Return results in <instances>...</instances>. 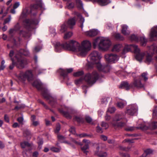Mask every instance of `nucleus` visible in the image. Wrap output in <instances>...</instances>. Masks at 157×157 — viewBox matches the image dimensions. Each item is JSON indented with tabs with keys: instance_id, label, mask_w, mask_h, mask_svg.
<instances>
[{
	"instance_id": "f257e3e1",
	"label": "nucleus",
	"mask_w": 157,
	"mask_h": 157,
	"mask_svg": "<svg viewBox=\"0 0 157 157\" xmlns=\"http://www.w3.org/2000/svg\"><path fill=\"white\" fill-rule=\"evenodd\" d=\"M67 49L74 52L79 56L84 57L86 56L91 49V43L88 40H85L80 44L73 40L69 41V44H67Z\"/></svg>"
},
{
	"instance_id": "f03ea898",
	"label": "nucleus",
	"mask_w": 157,
	"mask_h": 157,
	"mask_svg": "<svg viewBox=\"0 0 157 157\" xmlns=\"http://www.w3.org/2000/svg\"><path fill=\"white\" fill-rule=\"evenodd\" d=\"M90 62L93 64L96 65L97 68L100 71H103L104 72H107L109 70H105L109 68L108 66H102L100 63V59L101 58V55L98 52L94 51L91 53L89 56Z\"/></svg>"
},
{
	"instance_id": "7ed1b4c3",
	"label": "nucleus",
	"mask_w": 157,
	"mask_h": 157,
	"mask_svg": "<svg viewBox=\"0 0 157 157\" xmlns=\"http://www.w3.org/2000/svg\"><path fill=\"white\" fill-rule=\"evenodd\" d=\"M111 45L110 41L107 38L99 37L94 40L93 42V45L94 48L98 47L101 50L106 51Z\"/></svg>"
},
{
	"instance_id": "20e7f679",
	"label": "nucleus",
	"mask_w": 157,
	"mask_h": 157,
	"mask_svg": "<svg viewBox=\"0 0 157 157\" xmlns=\"http://www.w3.org/2000/svg\"><path fill=\"white\" fill-rule=\"evenodd\" d=\"M99 77L98 73L96 71H94L91 74H86L84 79L88 84L92 85L98 79Z\"/></svg>"
},
{
	"instance_id": "39448f33",
	"label": "nucleus",
	"mask_w": 157,
	"mask_h": 157,
	"mask_svg": "<svg viewBox=\"0 0 157 157\" xmlns=\"http://www.w3.org/2000/svg\"><path fill=\"white\" fill-rule=\"evenodd\" d=\"M18 78L21 81L24 82L26 79L30 82L33 79V75L31 71H27L25 72H21L19 75Z\"/></svg>"
},
{
	"instance_id": "423d86ee",
	"label": "nucleus",
	"mask_w": 157,
	"mask_h": 157,
	"mask_svg": "<svg viewBox=\"0 0 157 157\" xmlns=\"http://www.w3.org/2000/svg\"><path fill=\"white\" fill-rule=\"evenodd\" d=\"M123 117L121 114H116L113 119V121L111 123L114 126L122 127L125 125V123L124 122H120L119 123H115V121H118L122 119Z\"/></svg>"
},
{
	"instance_id": "0eeeda50",
	"label": "nucleus",
	"mask_w": 157,
	"mask_h": 157,
	"mask_svg": "<svg viewBox=\"0 0 157 157\" xmlns=\"http://www.w3.org/2000/svg\"><path fill=\"white\" fill-rule=\"evenodd\" d=\"M17 55H16L15 58L17 60L16 64L17 67L20 69H23L25 67V66L27 64L26 60L21 57H17Z\"/></svg>"
},
{
	"instance_id": "6e6552de",
	"label": "nucleus",
	"mask_w": 157,
	"mask_h": 157,
	"mask_svg": "<svg viewBox=\"0 0 157 157\" xmlns=\"http://www.w3.org/2000/svg\"><path fill=\"white\" fill-rule=\"evenodd\" d=\"M132 50L135 54V57L136 59H137V46L134 45H125L123 50V53H125L129 52Z\"/></svg>"
},
{
	"instance_id": "1a4fd4ad",
	"label": "nucleus",
	"mask_w": 157,
	"mask_h": 157,
	"mask_svg": "<svg viewBox=\"0 0 157 157\" xmlns=\"http://www.w3.org/2000/svg\"><path fill=\"white\" fill-rule=\"evenodd\" d=\"M106 60L108 62L114 63L119 59V57L115 54H106L105 56Z\"/></svg>"
},
{
	"instance_id": "9d476101",
	"label": "nucleus",
	"mask_w": 157,
	"mask_h": 157,
	"mask_svg": "<svg viewBox=\"0 0 157 157\" xmlns=\"http://www.w3.org/2000/svg\"><path fill=\"white\" fill-rule=\"evenodd\" d=\"M136 105L133 104L129 105L125 113L128 115H133L136 111Z\"/></svg>"
},
{
	"instance_id": "9b49d317",
	"label": "nucleus",
	"mask_w": 157,
	"mask_h": 157,
	"mask_svg": "<svg viewBox=\"0 0 157 157\" xmlns=\"http://www.w3.org/2000/svg\"><path fill=\"white\" fill-rule=\"evenodd\" d=\"M69 41L68 42L64 44H60L59 42H57L54 44L55 48V51L57 52H60L61 51L65 48L67 49V44H69Z\"/></svg>"
},
{
	"instance_id": "f8f14e48",
	"label": "nucleus",
	"mask_w": 157,
	"mask_h": 157,
	"mask_svg": "<svg viewBox=\"0 0 157 157\" xmlns=\"http://www.w3.org/2000/svg\"><path fill=\"white\" fill-rule=\"evenodd\" d=\"M99 32L97 29H93L85 32V35L89 36H94L98 34Z\"/></svg>"
},
{
	"instance_id": "ddd939ff",
	"label": "nucleus",
	"mask_w": 157,
	"mask_h": 157,
	"mask_svg": "<svg viewBox=\"0 0 157 157\" xmlns=\"http://www.w3.org/2000/svg\"><path fill=\"white\" fill-rule=\"evenodd\" d=\"M121 32L124 35L128 36L130 33V31L128 30V26L125 24L121 25Z\"/></svg>"
},
{
	"instance_id": "4468645a",
	"label": "nucleus",
	"mask_w": 157,
	"mask_h": 157,
	"mask_svg": "<svg viewBox=\"0 0 157 157\" xmlns=\"http://www.w3.org/2000/svg\"><path fill=\"white\" fill-rule=\"evenodd\" d=\"M83 142L85 144L84 146L82 147L81 149L86 154H87L88 151L86 150L89 148V144L90 142L89 140L84 139L83 140Z\"/></svg>"
},
{
	"instance_id": "2eb2a0df",
	"label": "nucleus",
	"mask_w": 157,
	"mask_h": 157,
	"mask_svg": "<svg viewBox=\"0 0 157 157\" xmlns=\"http://www.w3.org/2000/svg\"><path fill=\"white\" fill-rule=\"evenodd\" d=\"M150 36L152 40L154 37H157V26H154L151 28Z\"/></svg>"
},
{
	"instance_id": "dca6fc26",
	"label": "nucleus",
	"mask_w": 157,
	"mask_h": 157,
	"mask_svg": "<svg viewBox=\"0 0 157 157\" xmlns=\"http://www.w3.org/2000/svg\"><path fill=\"white\" fill-rule=\"evenodd\" d=\"M60 70L61 74L64 78L67 76V74L71 73L73 71V69L71 68L65 69H61Z\"/></svg>"
},
{
	"instance_id": "f3484780",
	"label": "nucleus",
	"mask_w": 157,
	"mask_h": 157,
	"mask_svg": "<svg viewBox=\"0 0 157 157\" xmlns=\"http://www.w3.org/2000/svg\"><path fill=\"white\" fill-rule=\"evenodd\" d=\"M41 92L43 97L47 100H49L50 102H51L52 100H53V98L48 94V91L42 90Z\"/></svg>"
},
{
	"instance_id": "a211bd4d",
	"label": "nucleus",
	"mask_w": 157,
	"mask_h": 157,
	"mask_svg": "<svg viewBox=\"0 0 157 157\" xmlns=\"http://www.w3.org/2000/svg\"><path fill=\"white\" fill-rule=\"evenodd\" d=\"M75 20L74 18L70 19L66 23L68 26L70 28H72L73 26L75 24Z\"/></svg>"
},
{
	"instance_id": "6ab92c4d",
	"label": "nucleus",
	"mask_w": 157,
	"mask_h": 157,
	"mask_svg": "<svg viewBox=\"0 0 157 157\" xmlns=\"http://www.w3.org/2000/svg\"><path fill=\"white\" fill-rule=\"evenodd\" d=\"M119 88L121 89H125L128 90L130 88V86L127 82H122L119 86Z\"/></svg>"
},
{
	"instance_id": "aec40b11",
	"label": "nucleus",
	"mask_w": 157,
	"mask_h": 157,
	"mask_svg": "<svg viewBox=\"0 0 157 157\" xmlns=\"http://www.w3.org/2000/svg\"><path fill=\"white\" fill-rule=\"evenodd\" d=\"M132 75L134 78V81L131 84V86L132 87H137V75L134 73H133Z\"/></svg>"
},
{
	"instance_id": "412c9836",
	"label": "nucleus",
	"mask_w": 157,
	"mask_h": 157,
	"mask_svg": "<svg viewBox=\"0 0 157 157\" xmlns=\"http://www.w3.org/2000/svg\"><path fill=\"white\" fill-rule=\"evenodd\" d=\"M42 3L41 0H36V3L33 6L32 9H37L39 7H41L42 6Z\"/></svg>"
},
{
	"instance_id": "4be33fe9",
	"label": "nucleus",
	"mask_w": 157,
	"mask_h": 157,
	"mask_svg": "<svg viewBox=\"0 0 157 157\" xmlns=\"http://www.w3.org/2000/svg\"><path fill=\"white\" fill-rule=\"evenodd\" d=\"M99 149V147H97V151H95V154L100 157H105L107 155L106 153L105 152H99L98 150Z\"/></svg>"
},
{
	"instance_id": "5701e85b",
	"label": "nucleus",
	"mask_w": 157,
	"mask_h": 157,
	"mask_svg": "<svg viewBox=\"0 0 157 157\" xmlns=\"http://www.w3.org/2000/svg\"><path fill=\"white\" fill-rule=\"evenodd\" d=\"M36 21L35 20L31 21L29 19H26L24 21V24L26 26H29L31 24L36 25L38 24V22L36 23L35 22Z\"/></svg>"
},
{
	"instance_id": "b1692460",
	"label": "nucleus",
	"mask_w": 157,
	"mask_h": 157,
	"mask_svg": "<svg viewBox=\"0 0 157 157\" xmlns=\"http://www.w3.org/2000/svg\"><path fill=\"white\" fill-rule=\"evenodd\" d=\"M126 102L124 100H122L118 102L117 103V106L119 108L122 109L126 105Z\"/></svg>"
},
{
	"instance_id": "393cba45",
	"label": "nucleus",
	"mask_w": 157,
	"mask_h": 157,
	"mask_svg": "<svg viewBox=\"0 0 157 157\" xmlns=\"http://www.w3.org/2000/svg\"><path fill=\"white\" fill-rule=\"evenodd\" d=\"M33 86L36 87L38 90H40L42 84L37 80L35 81L32 83Z\"/></svg>"
},
{
	"instance_id": "a878e982",
	"label": "nucleus",
	"mask_w": 157,
	"mask_h": 157,
	"mask_svg": "<svg viewBox=\"0 0 157 157\" xmlns=\"http://www.w3.org/2000/svg\"><path fill=\"white\" fill-rule=\"evenodd\" d=\"M144 54L140 51L139 49L138 48V61L140 62L141 60L144 57Z\"/></svg>"
},
{
	"instance_id": "bb28decb",
	"label": "nucleus",
	"mask_w": 157,
	"mask_h": 157,
	"mask_svg": "<svg viewBox=\"0 0 157 157\" xmlns=\"http://www.w3.org/2000/svg\"><path fill=\"white\" fill-rule=\"evenodd\" d=\"M67 26L66 23H64L61 26V28L60 29V32L62 33L65 32L67 30Z\"/></svg>"
},
{
	"instance_id": "cd10ccee",
	"label": "nucleus",
	"mask_w": 157,
	"mask_h": 157,
	"mask_svg": "<svg viewBox=\"0 0 157 157\" xmlns=\"http://www.w3.org/2000/svg\"><path fill=\"white\" fill-rule=\"evenodd\" d=\"M122 48V45L121 44H118L115 45L112 49L113 52H118L120 49Z\"/></svg>"
},
{
	"instance_id": "c85d7f7f",
	"label": "nucleus",
	"mask_w": 157,
	"mask_h": 157,
	"mask_svg": "<svg viewBox=\"0 0 157 157\" xmlns=\"http://www.w3.org/2000/svg\"><path fill=\"white\" fill-rule=\"evenodd\" d=\"M20 26L18 23H17L14 26V28L13 29H10L9 32L10 33H14L15 31H17L19 29Z\"/></svg>"
},
{
	"instance_id": "c756f323",
	"label": "nucleus",
	"mask_w": 157,
	"mask_h": 157,
	"mask_svg": "<svg viewBox=\"0 0 157 157\" xmlns=\"http://www.w3.org/2000/svg\"><path fill=\"white\" fill-rule=\"evenodd\" d=\"M113 36L117 39L122 40L124 39V37L120 33H115L113 34Z\"/></svg>"
},
{
	"instance_id": "7c9ffc66",
	"label": "nucleus",
	"mask_w": 157,
	"mask_h": 157,
	"mask_svg": "<svg viewBox=\"0 0 157 157\" xmlns=\"http://www.w3.org/2000/svg\"><path fill=\"white\" fill-rule=\"evenodd\" d=\"M77 15L80 19V21L81 23V27L82 29L83 27V23L84 21V18L82 17L81 14L79 13H77Z\"/></svg>"
},
{
	"instance_id": "2f4dec72",
	"label": "nucleus",
	"mask_w": 157,
	"mask_h": 157,
	"mask_svg": "<svg viewBox=\"0 0 157 157\" xmlns=\"http://www.w3.org/2000/svg\"><path fill=\"white\" fill-rule=\"evenodd\" d=\"M153 152V151L150 149H147L146 150L144 153L142 155L141 157H146L148 155L151 154Z\"/></svg>"
},
{
	"instance_id": "473e14b6",
	"label": "nucleus",
	"mask_w": 157,
	"mask_h": 157,
	"mask_svg": "<svg viewBox=\"0 0 157 157\" xmlns=\"http://www.w3.org/2000/svg\"><path fill=\"white\" fill-rule=\"evenodd\" d=\"M136 127L134 126H128L125 128V130L127 131L132 132L136 130Z\"/></svg>"
},
{
	"instance_id": "72a5a7b5",
	"label": "nucleus",
	"mask_w": 157,
	"mask_h": 157,
	"mask_svg": "<svg viewBox=\"0 0 157 157\" xmlns=\"http://www.w3.org/2000/svg\"><path fill=\"white\" fill-rule=\"evenodd\" d=\"M112 99L109 98H103L101 101L102 104L106 105L108 101L111 102Z\"/></svg>"
},
{
	"instance_id": "f704fd0d",
	"label": "nucleus",
	"mask_w": 157,
	"mask_h": 157,
	"mask_svg": "<svg viewBox=\"0 0 157 157\" xmlns=\"http://www.w3.org/2000/svg\"><path fill=\"white\" fill-rule=\"evenodd\" d=\"M73 35V33L71 32H69L66 33L64 36V39H67L71 37Z\"/></svg>"
},
{
	"instance_id": "c9c22d12",
	"label": "nucleus",
	"mask_w": 157,
	"mask_h": 157,
	"mask_svg": "<svg viewBox=\"0 0 157 157\" xmlns=\"http://www.w3.org/2000/svg\"><path fill=\"white\" fill-rule=\"evenodd\" d=\"M29 13V12L28 11L27 8H25L22 11V14L21 15V17L23 18L26 16L27 14Z\"/></svg>"
},
{
	"instance_id": "e433bc0d",
	"label": "nucleus",
	"mask_w": 157,
	"mask_h": 157,
	"mask_svg": "<svg viewBox=\"0 0 157 157\" xmlns=\"http://www.w3.org/2000/svg\"><path fill=\"white\" fill-rule=\"evenodd\" d=\"M150 128L151 130H154L157 128V122H153L150 125Z\"/></svg>"
},
{
	"instance_id": "4c0bfd02",
	"label": "nucleus",
	"mask_w": 157,
	"mask_h": 157,
	"mask_svg": "<svg viewBox=\"0 0 157 157\" xmlns=\"http://www.w3.org/2000/svg\"><path fill=\"white\" fill-rule=\"evenodd\" d=\"M147 40L144 37L140 38V41L142 46H144L146 45Z\"/></svg>"
},
{
	"instance_id": "58836bf2",
	"label": "nucleus",
	"mask_w": 157,
	"mask_h": 157,
	"mask_svg": "<svg viewBox=\"0 0 157 157\" xmlns=\"http://www.w3.org/2000/svg\"><path fill=\"white\" fill-rule=\"evenodd\" d=\"M21 147L23 148H24L26 147H30V144L27 142H23L21 143Z\"/></svg>"
},
{
	"instance_id": "ea45409f",
	"label": "nucleus",
	"mask_w": 157,
	"mask_h": 157,
	"mask_svg": "<svg viewBox=\"0 0 157 157\" xmlns=\"http://www.w3.org/2000/svg\"><path fill=\"white\" fill-rule=\"evenodd\" d=\"M74 6V4L73 3H68L67 4L66 8L68 9H72Z\"/></svg>"
},
{
	"instance_id": "a19ab883",
	"label": "nucleus",
	"mask_w": 157,
	"mask_h": 157,
	"mask_svg": "<svg viewBox=\"0 0 157 157\" xmlns=\"http://www.w3.org/2000/svg\"><path fill=\"white\" fill-rule=\"evenodd\" d=\"M20 53L25 56H28L29 54V52L28 50L21 49L20 50Z\"/></svg>"
},
{
	"instance_id": "79ce46f5",
	"label": "nucleus",
	"mask_w": 157,
	"mask_h": 157,
	"mask_svg": "<svg viewBox=\"0 0 157 157\" xmlns=\"http://www.w3.org/2000/svg\"><path fill=\"white\" fill-rule=\"evenodd\" d=\"M153 117L156 118L157 117V106H155L153 111Z\"/></svg>"
},
{
	"instance_id": "37998d69",
	"label": "nucleus",
	"mask_w": 157,
	"mask_h": 157,
	"mask_svg": "<svg viewBox=\"0 0 157 157\" xmlns=\"http://www.w3.org/2000/svg\"><path fill=\"white\" fill-rule=\"evenodd\" d=\"M129 38L131 41H136L137 39V36L136 35L133 34L130 35Z\"/></svg>"
},
{
	"instance_id": "c03bdc74",
	"label": "nucleus",
	"mask_w": 157,
	"mask_h": 157,
	"mask_svg": "<svg viewBox=\"0 0 157 157\" xmlns=\"http://www.w3.org/2000/svg\"><path fill=\"white\" fill-rule=\"evenodd\" d=\"M83 74V71H80L74 73L73 74V75L75 77H79L82 75Z\"/></svg>"
},
{
	"instance_id": "a18cd8bd",
	"label": "nucleus",
	"mask_w": 157,
	"mask_h": 157,
	"mask_svg": "<svg viewBox=\"0 0 157 157\" xmlns=\"http://www.w3.org/2000/svg\"><path fill=\"white\" fill-rule=\"evenodd\" d=\"M51 150L54 152H59L61 148L60 147L59 148H56L54 147H52L50 148Z\"/></svg>"
},
{
	"instance_id": "49530a36",
	"label": "nucleus",
	"mask_w": 157,
	"mask_h": 157,
	"mask_svg": "<svg viewBox=\"0 0 157 157\" xmlns=\"http://www.w3.org/2000/svg\"><path fill=\"white\" fill-rule=\"evenodd\" d=\"M138 128H140L143 130H147L148 128L146 126L144 123H143L142 124H141L140 126H139V127H138Z\"/></svg>"
},
{
	"instance_id": "de8ad7c7",
	"label": "nucleus",
	"mask_w": 157,
	"mask_h": 157,
	"mask_svg": "<svg viewBox=\"0 0 157 157\" xmlns=\"http://www.w3.org/2000/svg\"><path fill=\"white\" fill-rule=\"evenodd\" d=\"M5 63V60H2L1 63V65L0 67V70H2L5 68V66L4 65Z\"/></svg>"
},
{
	"instance_id": "09e8293b",
	"label": "nucleus",
	"mask_w": 157,
	"mask_h": 157,
	"mask_svg": "<svg viewBox=\"0 0 157 157\" xmlns=\"http://www.w3.org/2000/svg\"><path fill=\"white\" fill-rule=\"evenodd\" d=\"M116 109L114 107H109L108 109V111L110 113H113L115 111Z\"/></svg>"
},
{
	"instance_id": "8fccbe9b",
	"label": "nucleus",
	"mask_w": 157,
	"mask_h": 157,
	"mask_svg": "<svg viewBox=\"0 0 157 157\" xmlns=\"http://www.w3.org/2000/svg\"><path fill=\"white\" fill-rule=\"evenodd\" d=\"M83 80V78H80L79 79H77L75 81V83L76 85H78L79 84H80L82 82V80Z\"/></svg>"
},
{
	"instance_id": "3c124183",
	"label": "nucleus",
	"mask_w": 157,
	"mask_h": 157,
	"mask_svg": "<svg viewBox=\"0 0 157 157\" xmlns=\"http://www.w3.org/2000/svg\"><path fill=\"white\" fill-rule=\"evenodd\" d=\"M61 112L64 114V116L68 118H71V116L70 115V114L68 113L65 112L64 111H62Z\"/></svg>"
},
{
	"instance_id": "603ef678",
	"label": "nucleus",
	"mask_w": 157,
	"mask_h": 157,
	"mask_svg": "<svg viewBox=\"0 0 157 157\" xmlns=\"http://www.w3.org/2000/svg\"><path fill=\"white\" fill-rule=\"evenodd\" d=\"M150 48L153 50L154 53H157V47L155 46V45H153L150 47Z\"/></svg>"
},
{
	"instance_id": "864d4df0",
	"label": "nucleus",
	"mask_w": 157,
	"mask_h": 157,
	"mask_svg": "<svg viewBox=\"0 0 157 157\" xmlns=\"http://www.w3.org/2000/svg\"><path fill=\"white\" fill-rule=\"evenodd\" d=\"M11 19V16L10 15L4 21V24H6L9 22Z\"/></svg>"
},
{
	"instance_id": "5fc2aeb1",
	"label": "nucleus",
	"mask_w": 157,
	"mask_h": 157,
	"mask_svg": "<svg viewBox=\"0 0 157 157\" xmlns=\"http://www.w3.org/2000/svg\"><path fill=\"white\" fill-rule=\"evenodd\" d=\"M76 3L78 6L79 7H81L82 6V2L80 0H76Z\"/></svg>"
},
{
	"instance_id": "6e6d98bb",
	"label": "nucleus",
	"mask_w": 157,
	"mask_h": 157,
	"mask_svg": "<svg viewBox=\"0 0 157 157\" xmlns=\"http://www.w3.org/2000/svg\"><path fill=\"white\" fill-rule=\"evenodd\" d=\"M12 64L11 65H10L9 66V68L11 70H12V69H13L14 67V65L15 64L14 59H12Z\"/></svg>"
},
{
	"instance_id": "4d7b16f0",
	"label": "nucleus",
	"mask_w": 157,
	"mask_h": 157,
	"mask_svg": "<svg viewBox=\"0 0 157 157\" xmlns=\"http://www.w3.org/2000/svg\"><path fill=\"white\" fill-rule=\"evenodd\" d=\"M142 77L144 78L145 80H146L147 79V73L146 72L143 73L142 74Z\"/></svg>"
},
{
	"instance_id": "13d9d810",
	"label": "nucleus",
	"mask_w": 157,
	"mask_h": 157,
	"mask_svg": "<svg viewBox=\"0 0 157 157\" xmlns=\"http://www.w3.org/2000/svg\"><path fill=\"white\" fill-rule=\"evenodd\" d=\"M20 5L19 2H17L14 3L13 5V8L14 9H16Z\"/></svg>"
},
{
	"instance_id": "bf43d9fd",
	"label": "nucleus",
	"mask_w": 157,
	"mask_h": 157,
	"mask_svg": "<svg viewBox=\"0 0 157 157\" xmlns=\"http://www.w3.org/2000/svg\"><path fill=\"white\" fill-rule=\"evenodd\" d=\"M101 126L102 127L105 129L107 128L108 127V124L103 122H102Z\"/></svg>"
},
{
	"instance_id": "052dcab7",
	"label": "nucleus",
	"mask_w": 157,
	"mask_h": 157,
	"mask_svg": "<svg viewBox=\"0 0 157 157\" xmlns=\"http://www.w3.org/2000/svg\"><path fill=\"white\" fill-rule=\"evenodd\" d=\"M24 119L23 117H21L18 118L17 119V121L18 122L21 124H23V121Z\"/></svg>"
},
{
	"instance_id": "680f3d73",
	"label": "nucleus",
	"mask_w": 157,
	"mask_h": 157,
	"mask_svg": "<svg viewBox=\"0 0 157 157\" xmlns=\"http://www.w3.org/2000/svg\"><path fill=\"white\" fill-rule=\"evenodd\" d=\"M118 148L120 149V150H122V151H128V149L127 148H126V147H122L121 146H120Z\"/></svg>"
},
{
	"instance_id": "e2e57ef3",
	"label": "nucleus",
	"mask_w": 157,
	"mask_h": 157,
	"mask_svg": "<svg viewBox=\"0 0 157 157\" xmlns=\"http://www.w3.org/2000/svg\"><path fill=\"white\" fill-rule=\"evenodd\" d=\"M86 121L89 123H90L92 121V119L91 118L88 116L86 117Z\"/></svg>"
},
{
	"instance_id": "0e129e2a",
	"label": "nucleus",
	"mask_w": 157,
	"mask_h": 157,
	"mask_svg": "<svg viewBox=\"0 0 157 157\" xmlns=\"http://www.w3.org/2000/svg\"><path fill=\"white\" fill-rule=\"evenodd\" d=\"M41 48V47L40 46L36 47L34 49V52H38Z\"/></svg>"
},
{
	"instance_id": "69168bd1",
	"label": "nucleus",
	"mask_w": 157,
	"mask_h": 157,
	"mask_svg": "<svg viewBox=\"0 0 157 157\" xmlns=\"http://www.w3.org/2000/svg\"><path fill=\"white\" fill-rule=\"evenodd\" d=\"M60 124H58L57 125V126L56 129L55 131L56 133H58L60 130Z\"/></svg>"
},
{
	"instance_id": "338daca9",
	"label": "nucleus",
	"mask_w": 157,
	"mask_h": 157,
	"mask_svg": "<svg viewBox=\"0 0 157 157\" xmlns=\"http://www.w3.org/2000/svg\"><path fill=\"white\" fill-rule=\"evenodd\" d=\"M97 131V132L101 133L102 132V130L101 128L99 126H98L96 128Z\"/></svg>"
},
{
	"instance_id": "774afa93",
	"label": "nucleus",
	"mask_w": 157,
	"mask_h": 157,
	"mask_svg": "<svg viewBox=\"0 0 157 157\" xmlns=\"http://www.w3.org/2000/svg\"><path fill=\"white\" fill-rule=\"evenodd\" d=\"M69 131L72 133L73 134H75V130L74 127H71L69 129Z\"/></svg>"
}]
</instances>
